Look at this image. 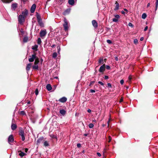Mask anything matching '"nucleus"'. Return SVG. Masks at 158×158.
<instances>
[{
	"instance_id": "1",
	"label": "nucleus",
	"mask_w": 158,
	"mask_h": 158,
	"mask_svg": "<svg viewBox=\"0 0 158 158\" xmlns=\"http://www.w3.org/2000/svg\"><path fill=\"white\" fill-rule=\"evenodd\" d=\"M64 23L63 24V26L64 27V29L65 31H67L68 30V22L67 19L64 18Z\"/></svg>"
},
{
	"instance_id": "2",
	"label": "nucleus",
	"mask_w": 158,
	"mask_h": 158,
	"mask_svg": "<svg viewBox=\"0 0 158 158\" xmlns=\"http://www.w3.org/2000/svg\"><path fill=\"white\" fill-rule=\"evenodd\" d=\"M39 62V59H36L34 63V65L32 66V68L34 69H38V64Z\"/></svg>"
},
{
	"instance_id": "3",
	"label": "nucleus",
	"mask_w": 158,
	"mask_h": 158,
	"mask_svg": "<svg viewBox=\"0 0 158 158\" xmlns=\"http://www.w3.org/2000/svg\"><path fill=\"white\" fill-rule=\"evenodd\" d=\"M30 58H29L28 60L29 62H32L35 60L37 59H38L37 57L36 56L35 54H33L31 56H30Z\"/></svg>"
},
{
	"instance_id": "4",
	"label": "nucleus",
	"mask_w": 158,
	"mask_h": 158,
	"mask_svg": "<svg viewBox=\"0 0 158 158\" xmlns=\"http://www.w3.org/2000/svg\"><path fill=\"white\" fill-rule=\"evenodd\" d=\"M18 21L20 24H22L25 21V17L22 15H20L18 18Z\"/></svg>"
},
{
	"instance_id": "5",
	"label": "nucleus",
	"mask_w": 158,
	"mask_h": 158,
	"mask_svg": "<svg viewBox=\"0 0 158 158\" xmlns=\"http://www.w3.org/2000/svg\"><path fill=\"white\" fill-rule=\"evenodd\" d=\"M14 139L12 135H10L8 138V142L10 144L14 141Z\"/></svg>"
},
{
	"instance_id": "6",
	"label": "nucleus",
	"mask_w": 158,
	"mask_h": 158,
	"mask_svg": "<svg viewBox=\"0 0 158 158\" xmlns=\"http://www.w3.org/2000/svg\"><path fill=\"white\" fill-rule=\"evenodd\" d=\"M47 33L46 30H41L40 32V35L41 37L44 36Z\"/></svg>"
},
{
	"instance_id": "7",
	"label": "nucleus",
	"mask_w": 158,
	"mask_h": 158,
	"mask_svg": "<svg viewBox=\"0 0 158 158\" xmlns=\"http://www.w3.org/2000/svg\"><path fill=\"white\" fill-rule=\"evenodd\" d=\"M67 100V98L65 97H63L59 99V101L60 102L64 103Z\"/></svg>"
},
{
	"instance_id": "8",
	"label": "nucleus",
	"mask_w": 158,
	"mask_h": 158,
	"mask_svg": "<svg viewBox=\"0 0 158 158\" xmlns=\"http://www.w3.org/2000/svg\"><path fill=\"white\" fill-rule=\"evenodd\" d=\"M44 137H41L39 138L37 141V144L39 145L43 140Z\"/></svg>"
},
{
	"instance_id": "9",
	"label": "nucleus",
	"mask_w": 158,
	"mask_h": 158,
	"mask_svg": "<svg viewBox=\"0 0 158 158\" xmlns=\"http://www.w3.org/2000/svg\"><path fill=\"white\" fill-rule=\"evenodd\" d=\"M36 7V5L35 4L32 5L31 9V13L34 12Z\"/></svg>"
},
{
	"instance_id": "10",
	"label": "nucleus",
	"mask_w": 158,
	"mask_h": 158,
	"mask_svg": "<svg viewBox=\"0 0 158 158\" xmlns=\"http://www.w3.org/2000/svg\"><path fill=\"white\" fill-rule=\"evenodd\" d=\"M105 70V66L104 65H102L99 69V71L100 72H103Z\"/></svg>"
},
{
	"instance_id": "11",
	"label": "nucleus",
	"mask_w": 158,
	"mask_h": 158,
	"mask_svg": "<svg viewBox=\"0 0 158 158\" xmlns=\"http://www.w3.org/2000/svg\"><path fill=\"white\" fill-rule=\"evenodd\" d=\"M17 4L16 3H13L11 5V9L13 10H15L17 7Z\"/></svg>"
},
{
	"instance_id": "12",
	"label": "nucleus",
	"mask_w": 158,
	"mask_h": 158,
	"mask_svg": "<svg viewBox=\"0 0 158 158\" xmlns=\"http://www.w3.org/2000/svg\"><path fill=\"white\" fill-rule=\"evenodd\" d=\"M28 12L27 10H26L22 12V15H22L23 16H24L25 18L26 17V16L28 14Z\"/></svg>"
},
{
	"instance_id": "13",
	"label": "nucleus",
	"mask_w": 158,
	"mask_h": 158,
	"mask_svg": "<svg viewBox=\"0 0 158 158\" xmlns=\"http://www.w3.org/2000/svg\"><path fill=\"white\" fill-rule=\"evenodd\" d=\"M32 64L31 63H29L28 64L26 68V69L27 71H29L31 66Z\"/></svg>"
},
{
	"instance_id": "14",
	"label": "nucleus",
	"mask_w": 158,
	"mask_h": 158,
	"mask_svg": "<svg viewBox=\"0 0 158 158\" xmlns=\"http://www.w3.org/2000/svg\"><path fill=\"white\" fill-rule=\"evenodd\" d=\"M17 127V126L16 124L12 123L11 125V128L12 130H14Z\"/></svg>"
},
{
	"instance_id": "15",
	"label": "nucleus",
	"mask_w": 158,
	"mask_h": 158,
	"mask_svg": "<svg viewBox=\"0 0 158 158\" xmlns=\"http://www.w3.org/2000/svg\"><path fill=\"white\" fill-rule=\"evenodd\" d=\"M92 23L94 27H97V23L95 20H93L92 21Z\"/></svg>"
},
{
	"instance_id": "16",
	"label": "nucleus",
	"mask_w": 158,
	"mask_h": 158,
	"mask_svg": "<svg viewBox=\"0 0 158 158\" xmlns=\"http://www.w3.org/2000/svg\"><path fill=\"white\" fill-rule=\"evenodd\" d=\"M46 89L48 91H50L52 89V87L50 84H48L46 86Z\"/></svg>"
},
{
	"instance_id": "17",
	"label": "nucleus",
	"mask_w": 158,
	"mask_h": 158,
	"mask_svg": "<svg viewBox=\"0 0 158 158\" xmlns=\"http://www.w3.org/2000/svg\"><path fill=\"white\" fill-rule=\"evenodd\" d=\"M66 111L64 109L60 110V113L62 115H64L66 114Z\"/></svg>"
},
{
	"instance_id": "18",
	"label": "nucleus",
	"mask_w": 158,
	"mask_h": 158,
	"mask_svg": "<svg viewBox=\"0 0 158 158\" xmlns=\"http://www.w3.org/2000/svg\"><path fill=\"white\" fill-rule=\"evenodd\" d=\"M115 4H116V6L115 8L114 9V10H118L119 8V5L117 2H116Z\"/></svg>"
},
{
	"instance_id": "19",
	"label": "nucleus",
	"mask_w": 158,
	"mask_h": 158,
	"mask_svg": "<svg viewBox=\"0 0 158 158\" xmlns=\"http://www.w3.org/2000/svg\"><path fill=\"white\" fill-rule=\"evenodd\" d=\"M68 3L69 4L71 5H73L74 3V0H69Z\"/></svg>"
},
{
	"instance_id": "20",
	"label": "nucleus",
	"mask_w": 158,
	"mask_h": 158,
	"mask_svg": "<svg viewBox=\"0 0 158 158\" xmlns=\"http://www.w3.org/2000/svg\"><path fill=\"white\" fill-rule=\"evenodd\" d=\"M19 152H20V153L19 154V155L21 157H23L24 156L26 155V154L24 153V152H22L21 151H19Z\"/></svg>"
},
{
	"instance_id": "21",
	"label": "nucleus",
	"mask_w": 158,
	"mask_h": 158,
	"mask_svg": "<svg viewBox=\"0 0 158 158\" xmlns=\"http://www.w3.org/2000/svg\"><path fill=\"white\" fill-rule=\"evenodd\" d=\"M36 16V18H37V21L42 20L40 15L38 13H37Z\"/></svg>"
},
{
	"instance_id": "22",
	"label": "nucleus",
	"mask_w": 158,
	"mask_h": 158,
	"mask_svg": "<svg viewBox=\"0 0 158 158\" xmlns=\"http://www.w3.org/2000/svg\"><path fill=\"white\" fill-rule=\"evenodd\" d=\"M2 2L5 3H9L11 2L12 0H1Z\"/></svg>"
},
{
	"instance_id": "23",
	"label": "nucleus",
	"mask_w": 158,
	"mask_h": 158,
	"mask_svg": "<svg viewBox=\"0 0 158 158\" xmlns=\"http://www.w3.org/2000/svg\"><path fill=\"white\" fill-rule=\"evenodd\" d=\"M38 48V46L37 45H35L34 46H32V49L35 51H37Z\"/></svg>"
},
{
	"instance_id": "24",
	"label": "nucleus",
	"mask_w": 158,
	"mask_h": 158,
	"mask_svg": "<svg viewBox=\"0 0 158 158\" xmlns=\"http://www.w3.org/2000/svg\"><path fill=\"white\" fill-rule=\"evenodd\" d=\"M38 22V23L39 24L40 26L41 27H43V23L42 22V20L37 21Z\"/></svg>"
},
{
	"instance_id": "25",
	"label": "nucleus",
	"mask_w": 158,
	"mask_h": 158,
	"mask_svg": "<svg viewBox=\"0 0 158 158\" xmlns=\"http://www.w3.org/2000/svg\"><path fill=\"white\" fill-rule=\"evenodd\" d=\"M44 145L45 147L48 146L49 145L48 142L47 141H45L44 143Z\"/></svg>"
},
{
	"instance_id": "26",
	"label": "nucleus",
	"mask_w": 158,
	"mask_h": 158,
	"mask_svg": "<svg viewBox=\"0 0 158 158\" xmlns=\"http://www.w3.org/2000/svg\"><path fill=\"white\" fill-rule=\"evenodd\" d=\"M28 40V38L27 36H26L24 37L23 39V42L24 43L27 42Z\"/></svg>"
},
{
	"instance_id": "27",
	"label": "nucleus",
	"mask_w": 158,
	"mask_h": 158,
	"mask_svg": "<svg viewBox=\"0 0 158 158\" xmlns=\"http://www.w3.org/2000/svg\"><path fill=\"white\" fill-rule=\"evenodd\" d=\"M19 113L21 115H26V113L24 111H21L19 112Z\"/></svg>"
},
{
	"instance_id": "28",
	"label": "nucleus",
	"mask_w": 158,
	"mask_h": 158,
	"mask_svg": "<svg viewBox=\"0 0 158 158\" xmlns=\"http://www.w3.org/2000/svg\"><path fill=\"white\" fill-rule=\"evenodd\" d=\"M50 136L52 139H55L56 140L57 139V137L56 136H55L53 134H51L50 135Z\"/></svg>"
},
{
	"instance_id": "29",
	"label": "nucleus",
	"mask_w": 158,
	"mask_h": 158,
	"mask_svg": "<svg viewBox=\"0 0 158 158\" xmlns=\"http://www.w3.org/2000/svg\"><path fill=\"white\" fill-rule=\"evenodd\" d=\"M24 134V131L23 130H20L19 131V134L20 135Z\"/></svg>"
},
{
	"instance_id": "30",
	"label": "nucleus",
	"mask_w": 158,
	"mask_h": 158,
	"mask_svg": "<svg viewBox=\"0 0 158 158\" xmlns=\"http://www.w3.org/2000/svg\"><path fill=\"white\" fill-rule=\"evenodd\" d=\"M147 17V15L145 13H143L142 15V18L143 19H145Z\"/></svg>"
},
{
	"instance_id": "31",
	"label": "nucleus",
	"mask_w": 158,
	"mask_h": 158,
	"mask_svg": "<svg viewBox=\"0 0 158 158\" xmlns=\"http://www.w3.org/2000/svg\"><path fill=\"white\" fill-rule=\"evenodd\" d=\"M41 39L40 38H39L37 40V43L38 44H40L41 43Z\"/></svg>"
},
{
	"instance_id": "32",
	"label": "nucleus",
	"mask_w": 158,
	"mask_h": 158,
	"mask_svg": "<svg viewBox=\"0 0 158 158\" xmlns=\"http://www.w3.org/2000/svg\"><path fill=\"white\" fill-rule=\"evenodd\" d=\"M57 56V54L56 52L53 53L52 54V57L53 58H56Z\"/></svg>"
},
{
	"instance_id": "33",
	"label": "nucleus",
	"mask_w": 158,
	"mask_h": 158,
	"mask_svg": "<svg viewBox=\"0 0 158 158\" xmlns=\"http://www.w3.org/2000/svg\"><path fill=\"white\" fill-rule=\"evenodd\" d=\"M158 6V0H156V10L157 9V8Z\"/></svg>"
},
{
	"instance_id": "34",
	"label": "nucleus",
	"mask_w": 158,
	"mask_h": 158,
	"mask_svg": "<svg viewBox=\"0 0 158 158\" xmlns=\"http://www.w3.org/2000/svg\"><path fill=\"white\" fill-rule=\"evenodd\" d=\"M94 124L92 123H90L89 125V128H92L94 127Z\"/></svg>"
},
{
	"instance_id": "35",
	"label": "nucleus",
	"mask_w": 158,
	"mask_h": 158,
	"mask_svg": "<svg viewBox=\"0 0 158 158\" xmlns=\"http://www.w3.org/2000/svg\"><path fill=\"white\" fill-rule=\"evenodd\" d=\"M138 41L137 39H135L134 40V43L135 44H137L138 43Z\"/></svg>"
},
{
	"instance_id": "36",
	"label": "nucleus",
	"mask_w": 158,
	"mask_h": 158,
	"mask_svg": "<svg viewBox=\"0 0 158 158\" xmlns=\"http://www.w3.org/2000/svg\"><path fill=\"white\" fill-rule=\"evenodd\" d=\"M112 21L114 22H117L118 21V19H117L114 18H113L112 19Z\"/></svg>"
},
{
	"instance_id": "37",
	"label": "nucleus",
	"mask_w": 158,
	"mask_h": 158,
	"mask_svg": "<svg viewBox=\"0 0 158 158\" xmlns=\"http://www.w3.org/2000/svg\"><path fill=\"white\" fill-rule=\"evenodd\" d=\"M35 94L37 95L38 94L39 91L38 89H36L35 91Z\"/></svg>"
},
{
	"instance_id": "38",
	"label": "nucleus",
	"mask_w": 158,
	"mask_h": 158,
	"mask_svg": "<svg viewBox=\"0 0 158 158\" xmlns=\"http://www.w3.org/2000/svg\"><path fill=\"white\" fill-rule=\"evenodd\" d=\"M131 76H129V77H128V82L129 83L131 82Z\"/></svg>"
},
{
	"instance_id": "39",
	"label": "nucleus",
	"mask_w": 158,
	"mask_h": 158,
	"mask_svg": "<svg viewBox=\"0 0 158 158\" xmlns=\"http://www.w3.org/2000/svg\"><path fill=\"white\" fill-rule=\"evenodd\" d=\"M128 25L129 26L131 27H133V25L131 23H129L128 24Z\"/></svg>"
},
{
	"instance_id": "40",
	"label": "nucleus",
	"mask_w": 158,
	"mask_h": 158,
	"mask_svg": "<svg viewBox=\"0 0 158 158\" xmlns=\"http://www.w3.org/2000/svg\"><path fill=\"white\" fill-rule=\"evenodd\" d=\"M106 42L108 43L109 44H110L112 43V41L110 40H107Z\"/></svg>"
},
{
	"instance_id": "41",
	"label": "nucleus",
	"mask_w": 158,
	"mask_h": 158,
	"mask_svg": "<svg viewBox=\"0 0 158 158\" xmlns=\"http://www.w3.org/2000/svg\"><path fill=\"white\" fill-rule=\"evenodd\" d=\"M107 86L109 88H111L112 87L110 83H107Z\"/></svg>"
},
{
	"instance_id": "42",
	"label": "nucleus",
	"mask_w": 158,
	"mask_h": 158,
	"mask_svg": "<svg viewBox=\"0 0 158 158\" xmlns=\"http://www.w3.org/2000/svg\"><path fill=\"white\" fill-rule=\"evenodd\" d=\"M114 17L115 18L117 19L119 18H120L119 16L118 15H115Z\"/></svg>"
},
{
	"instance_id": "43",
	"label": "nucleus",
	"mask_w": 158,
	"mask_h": 158,
	"mask_svg": "<svg viewBox=\"0 0 158 158\" xmlns=\"http://www.w3.org/2000/svg\"><path fill=\"white\" fill-rule=\"evenodd\" d=\"M120 83L121 85H123L124 83V80L123 79L121 80L120 81Z\"/></svg>"
},
{
	"instance_id": "44",
	"label": "nucleus",
	"mask_w": 158,
	"mask_h": 158,
	"mask_svg": "<svg viewBox=\"0 0 158 158\" xmlns=\"http://www.w3.org/2000/svg\"><path fill=\"white\" fill-rule=\"evenodd\" d=\"M98 83L99 84H100V85H104V84L103 83H102V82L101 81H99L98 82Z\"/></svg>"
},
{
	"instance_id": "45",
	"label": "nucleus",
	"mask_w": 158,
	"mask_h": 158,
	"mask_svg": "<svg viewBox=\"0 0 158 158\" xmlns=\"http://www.w3.org/2000/svg\"><path fill=\"white\" fill-rule=\"evenodd\" d=\"M103 61V59H100L98 61V62L99 63H101Z\"/></svg>"
},
{
	"instance_id": "46",
	"label": "nucleus",
	"mask_w": 158,
	"mask_h": 158,
	"mask_svg": "<svg viewBox=\"0 0 158 158\" xmlns=\"http://www.w3.org/2000/svg\"><path fill=\"white\" fill-rule=\"evenodd\" d=\"M57 50H58V52H59L60 51V47L58 46L57 47Z\"/></svg>"
},
{
	"instance_id": "47",
	"label": "nucleus",
	"mask_w": 158,
	"mask_h": 158,
	"mask_svg": "<svg viewBox=\"0 0 158 158\" xmlns=\"http://www.w3.org/2000/svg\"><path fill=\"white\" fill-rule=\"evenodd\" d=\"M90 92L91 93H94L95 92V90L93 89H91L90 90Z\"/></svg>"
},
{
	"instance_id": "48",
	"label": "nucleus",
	"mask_w": 158,
	"mask_h": 158,
	"mask_svg": "<svg viewBox=\"0 0 158 158\" xmlns=\"http://www.w3.org/2000/svg\"><path fill=\"white\" fill-rule=\"evenodd\" d=\"M109 140L108 142H110V141H111V138L110 136H109Z\"/></svg>"
},
{
	"instance_id": "49",
	"label": "nucleus",
	"mask_w": 158,
	"mask_h": 158,
	"mask_svg": "<svg viewBox=\"0 0 158 158\" xmlns=\"http://www.w3.org/2000/svg\"><path fill=\"white\" fill-rule=\"evenodd\" d=\"M95 82V81H92L90 82V85H91L93 84Z\"/></svg>"
},
{
	"instance_id": "50",
	"label": "nucleus",
	"mask_w": 158,
	"mask_h": 158,
	"mask_svg": "<svg viewBox=\"0 0 158 158\" xmlns=\"http://www.w3.org/2000/svg\"><path fill=\"white\" fill-rule=\"evenodd\" d=\"M97 155L99 156H101V154L100 153H99V152H97Z\"/></svg>"
},
{
	"instance_id": "51",
	"label": "nucleus",
	"mask_w": 158,
	"mask_h": 158,
	"mask_svg": "<svg viewBox=\"0 0 158 158\" xmlns=\"http://www.w3.org/2000/svg\"><path fill=\"white\" fill-rule=\"evenodd\" d=\"M148 29V27L147 26H146L144 28V31H146Z\"/></svg>"
},
{
	"instance_id": "52",
	"label": "nucleus",
	"mask_w": 158,
	"mask_h": 158,
	"mask_svg": "<svg viewBox=\"0 0 158 158\" xmlns=\"http://www.w3.org/2000/svg\"><path fill=\"white\" fill-rule=\"evenodd\" d=\"M106 68L107 69H110V67L109 66V65H106Z\"/></svg>"
},
{
	"instance_id": "53",
	"label": "nucleus",
	"mask_w": 158,
	"mask_h": 158,
	"mask_svg": "<svg viewBox=\"0 0 158 158\" xmlns=\"http://www.w3.org/2000/svg\"><path fill=\"white\" fill-rule=\"evenodd\" d=\"M81 144L80 143H78L77 144V146L78 147V148H79L81 147Z\"/></svg>"
},
{
	"instance_id": "54",
	"label": "nucleus",
	"mask_w": 158,
	"mask_h": 158,
	"mask_svg": "<svg viewBox=\"0 0 158 158\" xmlns=\"http://www.w3.org/2000/svg\"><path fill=\"white\" fill-rule=\"evenodd\" d=\"M104 78L106 79H108V77L107 76H105L104 77Z\"/></svg>"
},
{
	"instance_id": "55",
	"label": "nucleus",
	"mask_w": 158,
	"mask_h": 158,
	"mask_svg": "<svg viewBox=\"0 0 158 158\" xmlns=\"http://www.w3.org/2000/svg\"><path fill=\"white\" fill-rule=\"evenodd\" d=\"M25 137H24H24H22V140L23 141H24V140H25Z\"/></svg>"
},
{
	"instance_id": "56",
	"label": "nucleus",
	"mask_w": 158,
	"mask_h": 158,
	"mask_svg": "<svg viewBox=\"0 0 158 158\" xmlns=\"http://www.w3.org/2000/svg\"><path fill=\"white\" fill-rule=\"evenodd\" d=\"M87 112H88V113H90L91 112V110L89 109L88 110H87Z\"/></svg>"
},
{
	"instance_id": "57",
	"label": "nucleus",
	"mask_w": 158,
	"mask_h": 158,
	"mask_svg": "<svg viewBox=\"0 0 158 158\" xmlns=\"http://www.w3.org/2000/svg\"><path fill=\"white\" fill-rule=\"evenodd\" d=\"M144 39V38L143 37H141L140 38V40L141 41H143Z\"/></svg>"
},
{
	"instance_id": "58",
	"label": "nucleus",
	"mask_w": 158,
	"mask_h": 158,
	"mask_svg": "<svg viewBox=\"0 0 158 158\" xmlns=\"http://www.w3.org/2000/svg\"><path fill=\"white\" fill-rule=\"evenodd\" d=\"M115 58L116 61H118V58L117 56L115 57Z\"/></svg>"
},
{
	"instance_id": "59",
	"label": "nucleus",
	"mask_w": 158,
	"mask_h": 158,
	"mask_svg": "<svg viewBox=\"0 0 158 158\" xmlns=\"http://www.w3.org/2000/svg\"><path fill=\"white\" fill-rule=\"evenodd\" d=\"M28 150V149L27 148H26L25 149V152H27Z\"/></svg>"
},
{
	"instance_id": "60",
	"label": "nucleus",
	"mask_w": 158,
	"mask_h": 158,
	"mask_svg": "<svg viewBox=\"0 0 158 158\" xmlns=\"http://www.w3.org/2000/svg\"><path fill=\"white\" fill-rule=\"evenodd\" d=\"M123 98H122L121 99H120V102H123Z\"/></svg>"
},
{
	"instance_id": "61",
	"label": "nucleus",
	"mask_w": 158,
	"mask_h": 158,
	"mask_svg": "<svg viewBox=\"0 0 158 158\" xmlns=\"http://www.w3.org/2000/svg\"><path fill=\"white\" fill-rule=\"evenodd\" d=\"M121 13L123 14H125V12H124V11L123 10L121 11Z\"/></svg>"
},
{
	"instance_id": "62",
	"label": "nucleus",
	"mask_w": 158,
	"mask_h": 158,
	"mask_svg": "<svg viewBox=\"0 0 158 158\" xmlns=\"http://www.w3.org/2000/svg\"><path fill=\"white\" fill-rule=\"evenodd\" d=\"M56 46V45L55 44H53L51 46V47L53 48L54 47Z\"/></svg>"
},
{
	"instance_id": "63",
	"label": "nucleus",
	"mask_w": 158,
	"mask_h": 158,
	"mask_svg": "<svg viewBox=\"0 0 158 158\" xmlns=\"http://www.w3.org/2000/svg\"><path fill=\"white\" fill-rule=\"evenodd\" d=\"M124 10L126 11L127 12H128V10L126 9H124Z\"/></svg>"
},
{
	"instance_id": "64",
	"label": "nucleus",
	"mask_w": 158,
	"mask_h": 158,
	"mask_svg": "<svg viewBox=\"0 0 158 158\" xmlns=\"http://www.w3.org/2000/svg\"><path fill=\"white\" fill-rule=\"evenodd\" d=\"M150 5V4L149 3H148V5H147V7H148Z\"/></svg>"
}]
</instances>
